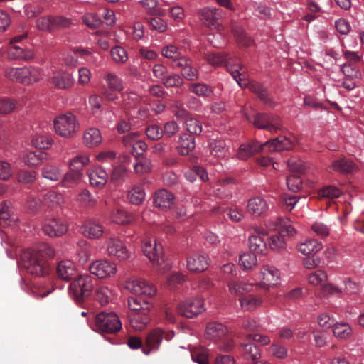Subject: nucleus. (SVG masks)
I'll return each instance as SVG.
<instances>
[{"mask_svg": "<svg viewBox=\"0 0 364 364\" xmlns=\"http://www.w3.org/2000/svg\"><path fill=\"white\" fill-rule=\"evenodd\" d=\"M21 262L23 267L30 274L43 277L45 274V249L32 248L23 251Z\"/></svg>", "mask_w": 364, "mask_h": 364, "instance_id": "obj_1", "label": "nucleus"}, {"mask_svg": "<svg viewBox=\"0 0 364 364\" xmlns=\"http://www.w3.org/2000/svg\"><path fill=\"white\" fill-rule=\"evenodd\" d=\"M142 250L159 272L163 273L171 268L168 261L163 255V248L154 238H146L143 243Z\"/></svg>", "mask_w": 364, "mask_h": 364, "instance_id": "obj_2", "label": "nucleus"}, {"mask_svg": "<svg viewBox=\"0 0 364 364\" xmlns=\"http://www.w3.org/2000/svg\"><path fill=\"white\" fill-rule=\"evenodd\" d=\"M90 326L96 332L114 334L122 329V324L115 313L102 311L95 316L93 321H90Z\"/></svg>", "mask_w": 364, "mask_h": 364, "instance_id": "obj_3", "label": "nucleus"}, {"mask_svg": "<svg viewBox=\"0 0 364 364\" xmlns=\"http://www.w3.org/2000/svg\"><path fill=\"white\" fill-rule=\"evenodd\" d=\"M94 287L92 277L89 274H82L70 284L68 294L76 303H82L90 295Z\"/></svg>", "mask_w": 364, "mask_h": 364, "instance_id": "obj_4", "label": "nucleus"}, {"mask_svg": "<svg viewBox=\"0 0 364 364\" xmlns=\"http://www.w3.org/2000/svg\"><path fill=\"white\" fill-rule=\"evenodd\" d=\"M242 113L248 122L252 123L258 129H266L271 132H275L282 129V120L277 115L269 113H257L252 119L247 109H242Z\"/></svg>", "mask_w": 364, "mask_h": 364, "instance_id": "obj_5", "label": "nucleus"}, {"mask_svg": "<svg viewBox=\"0 0 364 364\" xmlns=\"http://www.w3.org/2000/svg\"><path fill=\"white\" fill-rule=\"evenodd\" d=\"M53 127L58 134L63 137H70L76 132L78 122L73 114L67 112L55 117Z\"/></svg>", "mask_w": 364, "mask_h": 364, "instance_id": "obj_6", "label": "nucleus"}, {"mask_svg": "<svg viewBox=\"0 0 364 364\" xmlns=\"http://www.w3.org/2000/svg\"><path fill=\"white\" fill-rule=\"evenodd\" d=\"M124 288L129 292L151 298L156 293V288L144 279L131 277L124 283Z\"/></svg>", "mask_w": 364, "mask_h": 364, "instance_id": "obj_7", "label": "nucleus"}, {"mask_svg": "<svg viewBox=\"0 0 364 364\" xmlns=\"http://www.w3.org/2000/svg\"><path fill=\"white\" fill-rule=\"evenodd\" d=\"M202 23L210 29L218 30L220 27V19L225 16V13L215 7H204L198 11Z\"/></svg>", "mask_w": 364, "mask_h": 364, "instance_id": "obj_8", "label": "nucleus"}, {"mask_svg": "<svg viewBox=\"0 0 364 364\" xmlns=\"http://www.w3.org/2000/svg\"><path fill=\"white\" fill-rule=\"evenodd\" d=\"M107 255L119 261H126L131 257V252L124 242L118 237H110L106 240Z\"/></svg>", "mask_w": 364, "mask_h": 364, "instance_id": "obj_9", "label": "nucleus"}, {"mask_svg": "<svg viewBox=\"0 0 364 364\" xmlns=\"http://www.w3.org/2000/svg\"><path fill=\"white\" fill-rule=\"evenodd\" d=\"M174 336L173 331L166 332L161 328H157L151 331L146 339V348L142 349V352L145 355H149L151 351L159 350L162 340H171Z\"/></svg>", "mask_w": 364, "mask_h": 364, "instance_id": "obj_10", "label": "nucleus"}, {"mask_svg": "<svg viewBox=\"0 0 364 364\" xmlns=\"http://www.w3.org/2000/svg\"><path fill=\"white\" fill-rule=\"evenodd\" d=\"M205 310L204 300L201 297H193L181 302L178 311L186 318H194Z\"/></svg>", "mask_w": 364, "mask_h": 364, "instance_id": "obj_11", "label": "nucleus"}, {"mask_svg": "<svg viewBox=\"0 0 364 364\" xmlns=\"http://www.w3.org/2000/svg\"><path fill=\"white\" fill-rule=\"evenodd\" d=\"M90 273L99 279H107L114 276L117 272V264L107 259H97L89 267Z\"/></svg>", "mask_w": 364, "mask_h": 364, "instance_id": "obj_12", "label": "nucleus"}, {"mask_svg": "<svg viewBox=\"0 0 364 364\" xmlns=\"http://www.w3.org/2000/svg\"><path fill=\"white\" fill-rule=\"evenodd\" d=\"M259 278L261 286L265 289H269L279 284L281 279L280 272L272 265L265 264L261 267Z\"/></svg>", "mask_w": 364, "mask_h": 364, "instance_id": "obj_13", "label": "nucleus"}, {"mask_svg": "<svg viewBox=\"0 0 364 364\" xmlns=\"http://www.w3.org/2000/svg\"><path fill=\"white\" fill-rule=\"evenodd\" d=\"M32 144L36 150L27 153L23 160L26 165L33 166L42 163L46 158L44 138L43 136L35 137L32 140Z\"/></svg>", "mask_w": 364, "mask_h": 364, "instance_id": "obj_14", "label": "nucleus"}, {"mask_svg": "<svg viewBox=\"0 0 364 364\" xmlns=\"http://www.w3.org/2000/svg\"><path fill=\"white\" fill-rule=\"evenodd\" d=\"M187 268L193 272H201L208 269L209 257L206 254L194 253L187 257Z\"/></svg>", "mask_w": 364, "mask_h": 364, "instance_id": "obj_15", "label": "nucleus"}, {"mask_svg": "<svg viewBox=\"0 0 364 364\" xmlns=\"http://www.w3.org/2000/svg\"><path fill=\"white\" fill-rule=\"evenodd\" d=\"M329 173L338 172L342 174L353 173L356 170V166L353 161L346 158H341L332 161L331 164L326 168Z\"/></svg>", "mask_w": 364, "mask_h": 364, "instance_id": "obj_16", "label": "nucleus"}, {"mask_svg": "<svg viewBox=\"0 0 364 364\" xmlns=\"http://www.w3.org/2000/svg\"><path fill=\"white\" fill-rule=\"evenodd\" d=\"M29 68H8L5 70V76L9 80L26 85L29 84Z\"/></svg>", "mask_w": 364, "mask_h": 364, "instance_id": "obj_17", "label": "nucleus"}, {"mask_svg": "<svg viewBox=\"0 0 364 364\" xmlns=\"http://www.w3.org/2000/svg\"><path fill=\"white\" fill-rule=\"evenodd\" d=\"M322 242L316 239H306L297 245L298 251L306 256H314L323 249Z\"/></svg>", "mask_w": 364, "mask_h": 364, "instance_id": "obj_18", "label": "nucleus"}, {"mask_svg": "<svg viewBox=\"0 0 364 364\" xmlns=\"http://www.w3.org/2000/svg\"><path fill=\"white\" fill-rule=\"evenodd\" d=\"M176 67L181 68V75L187 80L196 81L198 80L199 72L196 68L193 66L191 59L187 58H181Z\"/></svg>", "mask_w": 364, "mask_h": 364, "instance_id": "obj_19", "label": "nucleus"}, {"mask_svg": "<svg viewBox=\"0 0 364 364\" xmlns=\"http://www.w3.org/2000/svg\"><path fill=\"white\" fill-rule=\"evenodd\" d=\"M263 145L267 147L269 151L273 152L290 150L294 147V144L289 138L284 136H279L272 141H266Z\"/></svg>", "mask_w": 364, "mask_h": 364, "instance_id": "obj_20", "label": "nucleus"}, {"mask_svg": "<svg viewBox=\"0 0 364 364\" xmlns=\"http://www.w3.org/2000/svg\"><path fill=\"white\" fill-rule=\"evenodd\" d=\"M127 304L131 311L130 314H149L151 304L146 299H142L131 296L127 299Z\"/></svg>", "mask_w": 364, "mask_h": 364, "instance_id": "obj_21", "label": "nucleus"}, {"mask_svg": "<svg viewBox=\"0 0 364 364\" xmlns=\"http://www.w3.org/2000/svg\"><path fill=\"white\" fill-rule=\"evenodd\" d=\"M227 333V327L219 322H210L207 324L205 328L206 338L214 341L223 338Z\"/></svg>", "mask_w": 364, "mask_h": 364, "instance_id": "obj_22", "label": "nucleus"}, {"mask_svg": "<svg viewBox=\"0 0 364 364\" xmlns=\"http://www.w3.org/2000/svg\"><path fill=\"white\" fill-rule=\"evenodd\" d=\"M175 197L171 192L165 189L157 191L154 196V204L161 209L170 208L174 202Z\"/></svg>", "mask_w": 364, "mask_h": 364, "instance_id": "obj_23", "label": "nucleus"}, {"mask_svg": "<svg viewBox=\"0 0 364 364\" xmlns=\"http://www.w3.org/2000/svg\"><path fill=\"white\" fill-rule=\"evenodd\" d=\"M76 272V266L70 260H63L57 266L58 275L63 280H70L75 275Z\"/></svg>", "mask_w": 364, "mask_h": 364, "instance_id": "obj_24", "label": "nucleus"}, {"mask_svg": "<svg viewBox=\"0 0 364 364\" xmlns=\"http://www.w3.org/2000/svg\"><path fill=\"white\" fill-rule=\"evenodd\" d=\"M263 147V144H259L258 141L242 144L237 151V157L241 160H247L255 153L262 150Z\"/></svg>", "mask_w": 364, "mask_h": 364, "instance_id": "obj_25", "label": "nucleus"}, {"mask_svg": "<svg viewBox=\"0 0 364 364\" xmlns=\"http://www.w3.org/2000/svg\"><path fill=\"white\" fill-rule=\"evenodd\" d=\"M90 185L95 188H102L107 182L108 174L102 167H97L88 174Z\"/></svg>", "mask_w": 364, "mask_h": 364, "instance_id": "obj_26", "label": "nucleus"}, {"mask_svg": "<svg viewBox=\"0 0 364 364\" xmlns=\"http://www.w3.org/2000/svg\"><path fill=\"white\" fill-rule=\"evenodd\" d=\"M269 207L265 200L260 197L251 198L247 204V210L251 215L260 216L265 213Z\"/></svg>", "mask_w": 364, "mask_h": 364, "instance_id": "obj_27", "label": "nucleus"}, {"mask_svg": "<svg viewBox=\"0 0 364 364\" xmlns=\"http://www.w3.org/2000/svg\"><path fill=\"white\" fill-rule=\"evenodd\" d=\"M178 143L177 150L181 155L189 154L196 146L195 139L186 133L181 134Z\"/></svg>", "mask_w": 364, "mask_h": 364, "instance_id": "obj_28", "label": "nucleus"}, {"mask_svg": "<svg viewBox=\"0 0 364 364\" xmlns=\"http://www.w3.org/2000/svg\"><path fill=\"white\" fill-rule=\"evenodd\" d=\"M67 230V225L60 220L51 218L47 223V235L50 237L62 236Z\"/></svg>", "mask_w": 364, "mask_h": 364, "instance_id": "obj_29", "label": "nucleus"}, {"mask_svg": "<svg viewBox=\"0 0 364 364\" xmlns=\"http://www.w3.org/2000/svg\"><path fill=\"white\" fill-rule=\"evenodd\" d=\"M102 136L100 131L97 128L87 129L83 135V143L87 147L92 148L101 144Z\"/></svg>", "mask_w": 364, "mask_h": 364, "instance_id": "obj_30", "label": "nucleus"}, {"mask_svg": "<svg viewBox=\"0 0 364 364\" xmlns=\"http://www.w3.org/2000/svg\"><path fill=\"white\" fill-rule=\"evenodd\" d=\"M82 232L87 237L97 239L102 235L103 227L95 221L89 220L83 225Z\"/></svg>", "mask_w": 364, "mask_h": 364, "instance_id": "obj_31", "label": "nucleus"}, {"mask_svg": "<svg viewBox=\"0 0 364 364\" xmlns=\"http://www.w3.org/2000/svg\"><path fill=\"white\" fill-rule=\"evenodd\" d=\"M239 301L242 309L251 311L259 306L263 299L259 295L247 294L240 296Z\"/></svg>", "mask_w": 364, "mask_h": 364, "instance_id": "obj_32", "label": "nucleus"}, {"mask_svg": "<svg viewBox=\"0 0 364 364\" xmlns=\"http://www.w3.org/2000/svg\"><path fill=\"white\" fill-rule=\"evenodd\" d=\"M53 84L60 89L71 87L75 82L73 75L68 72L58 73L53 77Z\"/></svg>", "mask_w": 364, "mask_h": 364, "instance_id": "obj_33", "label": "nucleus"}, {"mask_svg": "<svg viewBox=\"0 0 364 364\" xmlns=\"http://www.w3.org/2000/svg\"><path fill=\"white\" fill-rule=\"evenodd\" d=\"M9 58L14 60H28L33 58L34 55L31 50L21 48L18 46H13L8 52Z\"/></svg>", "mask_w": 364, "mask_h": 364, "instance_id": "obj_34", "label": "nucleus"}, {"mask_svg": "<svg viewBox=\"0 0 364 364\" xmlns=\"http://www.w3.org/2000/svg\"><path fill=\"white\" fill-rule=\"evenodd\" d=\"M129 317L131 326L136 331L143 330L151 320L149 314H129Z\"/></svg>", "mask_w": 364, "mask_h": 364, "instance_id": "obj_35", "label": "nucleus"}, {"mask_svg": "<svg viewBox=\"0 0 364 364\" xmlns=\"http://www.w3.org/2000/svg\"><path fill=\"white\" fill-rule=\"evenodd\" d=\"M333 333L335 337L340 340H346L352 334V328L346 322H336L332 326Z\"/></svg>", "mask_w": 364, "mask_h": 364, "instance_id": "obj_36", "label": "nucleus"}, {"mask_svg": "<svg viewBox=\"0 0 364 364\" xmlns=\"http://www.w3.org/2000/svg\"><path fill=\"white\" fill-rule=\"evenodd\" d=\"M130 203L134 205L141 204L145 199V191L141 183L132 186L127 195Z\"/></svg>", "mask_w": 364, "mask_h": 364, "instance_id": "obj_37", "label": "nucleus"}, {"mask_svg": "<svg viewBox=\"0 0 364 364\" xmlns=\"http://www.w3.org/2000/svg\"><path fill=\"white\" fill-rule=\"evenodd\" d=\"M108 89L112 91L121 92L124 89L123 80L116 74L106 73L103 77Z\"/></svg>", "mask_w": 364, "mask_h": 364, "instance_id": "obj_38", "label": "nucleus"}, {"mask_svg": "<svg viewBox=\"0 0 364 364\" xmlns=\"http://www.w3.org/2000/svg\"><path fill=\"white\" fill-rule=\"evenodd\" d=\"M212 155L218 158H225L228 156V148L225 141L213 140L209 144Z\"/></svg>", "mask_w": 364, "mask_h": 364, "instance_id": "obj_39", "label": "nucleus"}, {"mask_svg": "<svg viewBox=\"0 0 364 364\" xmlns=\"http://www.w3.org/2000/svg\"><path fill=\"white\" fill-rule=\"evenodd\" d=\"M249 248L252 252L262 253L267 247L263 237L259 235H252L248 240Z\"/></svg>", "mask_w": 364, "mask_h": 364, "instance_id": "obj_40", "label": "nucleus"}, {"mask_svg": "<svg viewBox=\"0 0 364 364\" xmlns=\"http://www.w3.org/2000/svg\"><path fill=\"white\" fill-rule=\"evenodd\" d=\"M111 220L118 225H126L134 220V216L124 210L117 209L112 213Z\"/></svg>", "mask_w": 364, "mask_h": 364, "instance_id": "obj_41", "label": "nucleus"}, {"mask_svg": "<svg viewBox=\"0 0 364 364\" xmlns=\"http://www.w3.org/2000/svg\"><path fill=\"white\" fill-rule=\"evenodd\" d=\"M189 90L195 95L203 97H210L214 91L213 87L205 83H192L189 85Z\"/></svg>", "mask_w": 364, "mask_h": 364, "instance_id": "obj_42", "label": "nucleus"}, {"mask_svg": "<svg viewBox=\"0 0 364 364\" xmlns=\"http://www.w3.org/2000/svg\"><path fill=\"white\" fill-rule=\"evenodd\" d=\"M112 296V291L106 286H99L95 292V299L102 306L107 304Z\"/></svg>", "mask_w": 364, "mask_h": 364, "instance_id": "obj_43", "label": "nucleus"}, {"mask_svg": "<svg viewBox=\"0 0 364 364\" xmlns=\"http://www.w3.org/2000/svg\"><path fill=\"white\" fill-rule=\"evenodd\" d=\"M161 54L164 57L171 59L174 63V66L176 67L178 61L181 58H185L186 57L183 56L178 50V48L173 46L169 45L165 46L161 50Z\"/></svg>", "mask_w": 364, "mask_h": 364, "instance_id": "obj_44", "label": "nucleus"}, {"mask_svg": "<svg viewBox=\"0 0 364 364\" xmlns=\"http://www.w3.org/2000/svg\"><path fill=\"white\" fill-rule=\"evenodd\" d=\"M90 163V158L87 155H77L69 161L70 169L82 173V170Z\"/></svg>", "mask_w": 364, "mask_h": 364, "instance_id": "obj_45", "label": "nucleus"}, {"mask_svg": "<svg viewBox=\"0 0 364 364\" xmlns=\"http://www.w3.org/2000/svg\"><path fill=\"white\" fill-rule=\"evenodd\" d=\"M343 294L346 295H355L360 291V284L349 277L342 279Z\"/></svg>", "mask_w": 364, "mask_h": 364, "instance_id": "obj_46", "label": "nucleus"}, {"mask_svg": "<svg viewBox=\"0 0 364 364\" xmlns=\"http://www.w3.org/2000/svg\"><path fill=\"white\" fill-rule=\"evenodd\" d=\"M225 66L227 68L230 74L232 76L234 80L237 82V83L240 85V87L244 88L248 86V84L247 82L242 83V79L240 77V76H245V74L240 71V70H242V67L240 65H230V63L228 60Z\"/></svg>", "mask_w": 364, "mask_h": 364, "instance_id": "obj_47", "label": "nucleus"}, {"mask_svg": "<svg viewBox=\"0 0 364 364\" xmlns=\"http://www.w3.org/2000/svg\"><path fill=\"white\" fill-rule=\"evenodd\" d=\"M229 291L231 294L240 296L245 291L251 290L252 285L242 281H231L228 284Z\"/></svg>", "mask_w": 364, "mask_h": 364, "instance_id": "obj_48", "label": "nucleus"}, {"mask_svg": "<svg viewBox=\"0 0 364 364\" xmlns=\"http://www.w3.org/2000/svg\"><path fill=\"white\" fill-rule=\"evenodd\" d=\"M239 263L243 269H250L257 265V259L255 254L246 252L240 255Z\"/></svg>", "mask_w": 364, "mask_h": 364, "instance_id": "obj_49", "label": "nucleus"}, {"mask_svg": "<svg viewBox=\"0 0 364 364\" xmlns=\"http://www.w3.org/2000/svg\"><path fill=\"white\" fill-rule=\"evenodd\" d=\"M308 282L314 286H323L327 280V274L323 270H316L308 276Z\"/></svg>", "mask_w": 364, "mask_h": 364, "instance_id": "obj_50", "label": "nucleus"}, {"mask_svg": "<svg viewBox=\"0 0 364 364\" xmlns=\"http://www.w3.org/2000/svg\"><path fill=\"white\" fill-rule=\"evenodd\" d=\"M112 59L118 64H124L128 60L127 50L121 46H117L110 51Z\"/></svg>", "mask_w": 364, "mask_h": 364, "instance_id": "obj_51", "label": "nucleus"}, {"mask_svg": "<svg viewBox=\"0 0 364 364\" xmlns=\"http://www.w3.org/2000/svg\"><path fill=\"white\" fill-rule=\"evenodd\" d=\"M243 346V353L245 357L247 359H250L252 360H258L261 353L259 348L252 343H248L242 345Z\"/></svg>", "mask_w": 364, "mask_h": 364, "instance_id": "obj_52", "label": "nucleus"}, {"mask_svg": "<svg viewBox=\"0 0 364 364\" xmlns=\"http://www.w3.org/2000/svg\"><path fill=\"white\" fill-rule=\"evenodd\" d=\"M82 22L90 28H97L102 23L101 18L95 13H87L82 18Z\"/></svg>", "mask_w": 364, "mask_h": 364, "instance_id": "obj_53", "label": "nucleus"}, {"mask_svg": "<svg viewBox=\"0 0 364 364\" xmlns=\"http://www.w3.org/2000/svg\"><path fill=\"white\" fill-rule=\"evenodd\" d=\"M77 201L83 206L92 207L96 205L97 200L87 189L82 190L77 196Z\"/></svg>", "mask_w": 364, "mask_h": 364, "instance_id": "obj_54", "label": "nucleus"}, {"mask_svg": "<svg viewBox=\"0 0 364 364\" xmlns=\"http://www.w3.org/2000/svg\"><path fill=\"white\" fill-rule=\"evenodd\" d=\"M187 131L193 134L198 135L202 132V124L196 118H187L185 121Z\"/></svg>", "mask_w": 364, "mask_h": 364, "instance_id": "obj_55", "label": "nucleus"}, {"mask_svg": "<svg viewBox=\"0 0 364 364\" xmlns=\"http://www.w3.org/2000/svg\"><path fill=\"white\" fill-rule=\"evenodd\" d=\"M208 62L214 67L223 66L228 62L227 56L222 53L209 54L207 57Z\"/></svg>", "mask_w": 364, "mask_h": 364, "instance_id": "obj_56", "label": "nucleus"}, {"mask_svg": "<svg viewBox=\"0 0 364 364\" xmlns=\"http://www.w3.org/2000/svg\"><path fill=\"white\" fill-rule=\"evenodd\" d=\"M134 168L136 173L144 174L151 171L152 165L149 159H141L134 164Z\"/></svg>", "mask_w": 364, "mask_h": 364, "instance_id": "obj_57", "label": "nucleus"}, {"mask_svg": "<svg viewBox=\"0 0 364 364\" xmlns=\"http://www.w3.org/2000/svg\"><path fill=\"white\" fill-rule=\"evenodd\" d=\"M16 102L8 97L0 98V114H7L16 108Z\"/></svg>", "mask_w": 364, "mask_h": 364, "instance_id": "obj_58", "label": "nucleus"}, {"mask_svg": "<svg viewBox=\"0 0 364 364\" xmlns=\"http://www.w3.org/2000/svg\"><path fill=\"white\" fill-rule=\"evenodd\" d=\"M281 222L280 235L291 237L296 234V229L289 218H282Z\"/></svg>", "mask_w": 364, "mask_h": 364, "instance_id": "obj_59", "label": "nucleus"}, {"mask_svg": "<svg viewBox=\"0 0 364 364\" xmlns=\"http://www.w3.org/2000/svg\"><path fill=\"white\" fill-rule=\"evenodd\" d=\"M284 237V235H280L279 233L278 235H272L269 237V242L270 248L275 251L284 248L286 242Z\"/></svg>", "mask_w": 364, "mask_h": 364, "instance_id": "obj_60", "label": "nucleus"}, {"mask_svg": "<svg viewBox=\"0 0 364 364\" xmlns=\"http://www.w3.org/2000/svg\"><path fill=\"white\" fill-rule=\"evenodd\" d=\"M341 191L334 186H328L321 189L319 194L322 197L333 199L337 198L341 195Z\"/></svg>", "mask_w": 364, "mask_h": 364, "instance_id": "obj_61", "label": "nucleus"}, {"mask_svg": "<svg viewBox=\"0 0 364 364\" xmlns=\"http://www.w3.org/2000/svg\"><path fill=\"white\" fill-rule=\"evenodd\" d=\"M82 173L70 170V171L67 173L63 178V185L67 187L72 186L80 179Z\"/></svg>", "mask_w": 364, "mask_h": 364, "instance_id": "obj_62", "label": "nucleus"}, {"mask_svg": "<svg viewBox=\"0 0 364 364\" xmlns=\"http://www.w3.org/2000/svg\"><path fill=\"white\" fill-rule=\"evenodd\" d=\"M311 230L319 237H327L329 235L328 227L323 223L315 222L311 225Z\"/></svg>", "mask_w": 364, "mask_h": 364, "instance_id": "obj_63", "label": "nucleus"}, {"mask_svg": "<svg viewBox=\"0 0 364 364\" xmlns=\"http://www.w3.org/2000/svg\"><path fill=\"white\" fill-rule=\"evenodd\" d=\"M162 82L166 87H173L181 86L183 80L178 74H172L166 75Z\"/></svg>", "mask_w": 364, "mask_h": 364, "instance_id": "obj_64", "label": "nucleus"}]
</instances>
